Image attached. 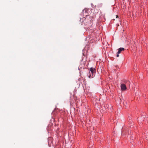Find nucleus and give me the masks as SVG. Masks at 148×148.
Returning <instances> with one entry per match:
<instances>
[{"label": "nucleus", "instance_id": "f257e3e1", "mask_svg": "<svg viewBox=\"0 0 148 148\" xmlns=\"http://www.w3.org/2000/svg\"><path fill=\"white\" fill-rule=\"evenodd\" d=\"M90 71L91 73H92V75L90 74V72H89V73L88 74V75L89 78L91 77L93 78L95 76V75L96 72V69L95 68H90Z\"/></svg>", "mask_w": 148, "mask_h": 148}, {"label": "nucleus", "instance_id": "f03ea898", "mask_svg": "<svg viewBox=\"0 0 148 148\" xmlns=\"http://www.w3.org/2000/svg\"><path fill=\"white\" fill-rule=\"evenodd\" d=\"M121 89L122 91H125L127 89V87L125 84H122L121 85Z\"/></svg>", "mask_w": 148, "mask_h": 148}, {"label": "nucleus", "instance_id": "7ed1b4c3", "mask_svg": "<svg viewBox=\"0 0 148 148\" xmlns=\"http://www.w3.org/2000/svg\"><path fill=\"white\" fill-rule=\"evenodd\" d=\"M125 49L123 48H120L119 49L117 53L119 54L121 53V52L122 51H124Z\"/></svg>", "mask_w": 148, "mask_h": 148}, {"label": "nucleus", "instance_id": "20e7f679", "mask_svg": "<svg viewBox=\"0 0 148 148\" xmlns=\"http://www.w3.org/2000/svg\"><path fill=\"white\" fill-rule=\"evenodd\" d=\"M126 83L127 85H128L129 86H130V82L129 81H127V82H126Z\"/></svg>", "mask_w": 148, "mask_h": 148}, {"label": "nucleus", "instance_id": "39448f33", "mask_svg": "<svg viewBox=\"0 0 148 148\" xmlns=\"http://www.w3.org/2000/svg\"><path fill=\"white\" fill-rule=\"evenodd\" d=\"M119 56V54H118V53H117V55H116V57H118Z\"/></svg>", "mask_w": 148, "mask_h": 148}, {"label": "nucleus", "instance_id": "423d86ee", "mask_svg": "<svg viewBox=\"0 0 148 148\" xmlns=\"http://www.w3.org/2000/svg\"><path fill=\"white\" fill-rule=\"evenodd\" d=\"M116 16V18H117L118 17V15H117Z\"/></svg>", "mask_w": 148, "mask_h": 148}, {"label": "nucleus", "instance_id": "0eeeda50", "mask_svg": "<svg viewBox=\"0 0 148 148\" xmlns=\"http://www.w3.org/2000/svg\"><path fill=\"white\" fill-rule=\"evenodd\" d=\"M90 74H91V75H92V73H91V72H90Z\"/></svg>", "mask_w": 148, "mask_h": 148}, {"label": "nucleus", "instance_id": "6e6552de", "mask_svg": "<svg viewBox=\"0 0 148 148\" xmlns=\"http://www.w3.org/2000/svg\"><path fill=\"white\" fill-rule=\"evenodd\" d=\"M131 143H132V142H131Z\"/></svg>", "mask_w": 148, "mask_h": 148}, {"label": "nucleus", "instance_id": "1a4fd4ad", "mask_svg": "<svg viewBox=\"0 0 148 148\" xmlns=\"http://www.w3.org/2000/svg\"><path fill=\"white\" fill-rule=\"evenodd\" d=\"M131 148H133V147L132 148L131 147Z\"/></svg>", "mask_w": 148, "mask_h": 148}]
</instances>
